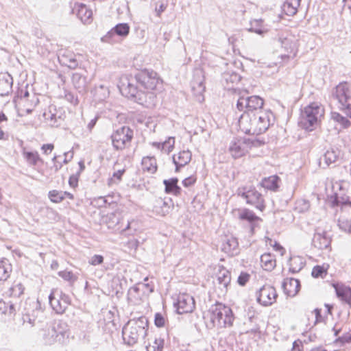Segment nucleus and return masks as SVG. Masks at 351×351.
Listing matches in <instances>:
<instances>
[{
	"label": "nucleus",
	"instance_id": "nucleus-1",
	"mask_svg": "<svg viewBox=\"0 0 351 351\" xmlns=\"http://www.w3.org/2000/svg\"><path fill=\"white\" fill-rule=\"evenodd\" d=\"M274 121L272 112L263 110L250 116L248 114H242L239 120V125L244 133L258 135L265 132L273 124Z\"/></svg>",
	"mask_w": 351,
	"mask_h": 351
},
{
	"label": "nucleus",
	"instance_id": "nucleus-2",
	"mask_svg": "<svg viewBox=\"0 0 351 351\" xmlns=\"http://www.w3.org/2000/svg\"><path fill=\"white\" fill-rule=\"evenodd\" d=\"M204 319L208 329L223 328L233 325L234 317L229 306L217 302L210 307Z\"/></svg>",
	"mask_w": 351,
	"mask_h": 351
},
{
	"label": "nucleus",
	"instance_id": "nucleus-3",
	"mask_svg": "<svg viewBox=\"0 0 351 351\" xmlns=\"http://www.w3.org/2000/svg\"><path fill=\"white\" fill-rule=\"evenodd\" d=\"M148 324V319L145 316L129 320L122 330L124 342L129 346H133L144 339L147 334Z\"/></svg>",
	"mask_w": 351,
	"mask_h": 351
},
{
	"label": "nucleus",
	"instance_id": "nucleus-4",
	"mask_svg": "<svg viewBox=\"0 0 351 351\" xmlns=\"http://www.w3.org/2000/svg\"><path fill=\"white\" fill-rule=\"evenodd\" d=\"M137 83L136 74L134 77L123 75L120 77L118 88L123 96L130 98L140 104H143L146 101L147 95L145 92L138 89Z\"/></svg>",
	"mask_w": 351,
	"mask_h": 351
},
{
	"label": "nucleus",
	"instance_id": "nucleus-5",
	"mask_svg": "<svg viewBox=\"0 0 351 351\" xmlns=\"http://www.w3.org/2000/svg\"><path fill=\"white\" fill-rule=\"evenodd\" d=\"M324 114V109L320 104L311 103L302 110L300 124L305 130L312 131L319 125Z\"/></svg>",
	"mask_w": 351,
	"mask_h": 351
},
{
	"label": "nucleus",
	"instance_id": "nucleus-6",
	"mask_svg": "<svg viewBox=\"0 0 351 351\" xmlns=\"http://www.w3.org/2000/svg\"><path fill=\"white\" fill-rule=\"evenodd\" d=\"M331 98L337 101L338 108L348 115V110L351 108V104H349L351 99L350 85L347 82L339 83L332 90Z\"/></svg>",
	"mask_w": 351,
	"mask_h": 351
},
{
	"label": "nucleus",
	"instance_id": "nucleus-7",
	"mask_svg": "<svg viewBox=\"0 0 351 351\" xmlns=\"http://www.w3.org/2000/svg\"><path fill=\"white\" fill-rule=\"evenodd\" d=\"M263 99L259 96H241L237 100V108L239 111H243V114H248L250 116L263 111Z\"/></svg>",
	"mask_w": 351,
	"mask_h": 351
},
{
	"label": "nucleus",
	"instance_id": "nucleus-8",
	"mask_svg": "<svg viewBox=\"0 0 351 351\" xmlns=\"http://www.w3.org/2000/svg\"><path fill=\"white\" fill-rule=\"evenodd\" d=\"M136 80L138 84L147 90V97L154 98V94L151 90H154L159 83L158 74L154 71L143 70L136 73Z\"/></svg>",
	"mask_w": 351,
	"mask_h": 351
},
{
	"label": "nucleus",
	"instance_id": "nucleus-9",
	"mask_svg": "<svg viewBox=\"0 0 351 351\" xmlns=\"http://www.w3.org/2000/svg\"><path fill=\"white\" fill-rule=\"evenodd\" d=\"M262 144L258 139H234L229 146V152L234 158H238L244 156L251 147H258Z\"/></svg>",
	"mask_w": 351,
	"mask_h": 351
},
{
	"label": "nucleus",
	"instance_id": "nucleus-10",
	"mask_svg": "<svg viewBox=\"0 0 351 351\" xmlns=\"http://www.w3.org/2000/svg\"><path fill=\"white\" fill-rule=\"evenodd\" d=\"M134 132L128 126L116 130L111 135L112 143L116 150H123L130 145Z\"/></svg>",
	"mask_w": 351,
	"mask_h": 351
},
{
	"label": "nucleus",
	"instance_id": "nucleus-11",
	"mask_svg": "<svg viewBox=\"0 0 351 351\" xmlns=\"http://www.w3.org/2000/svg\"><path fill=\"white\" fill-rule=\"evenodd\" d=\"M238 195L246 200V203L254 206L261 211L265 208V201L261 193L254 187L239 188L237 191Z\"/></svg>",
	"mask_w": 351,
	"mask_h": 351
},
{
	"label": "nucleus",
	"instance_id": "nucleus-12",
	"mask_svg": "<svg viewBox=\"0 0 351 351\" xmlns=\"http://www.w3.org/2000/svg\"><path fill=\"white\" fill-rule=\"evenodd\" d=\"M256 295L257 302L265 306H270L276 302L278 296L275 288L269 285L263 286Z\"/></svg>",
	"mask_w": 351,
	"mask_h": 351
},
{
	"label": "nucleus",
	"instance_id": "nucleus-13",
	"mask_svg": "<svg viewBox=\"0 0 351 351\" xmlns=\"http://www.w3.org/2000/svg\"><path fill=\"white\" fill-rule=\"evenodd\" d=\"M176 306L179 314L191 313L195 308L194 298L186 293L180 294L178 296Z\"/></svg>",
	"mask_w": 351,
	"mask_h": 351
},
{
	"label": "nucleus",
	"instance_id": "nucleus-14",
	"mask_svg": "<svg viewBox=\"0 0 351 351\" xmlns=\"http://www.w3.org/2000/svg\"><path fill=\"white\" fill-rule=\"evenodd\" d=\"M230 281V272L224 267L220 268L217 274V282L221 290V294L225 295L227 293Z\"/></svg>",
	"mask_w": 351,
	"mask_h": 351
},
{
	"label": "nucleus",
	"instance_id": "nucleus-15",
	"mask_svg": "<svg viewBox=\"0 0 351 351\" xmlns=\"http://www.w3.org/2000/svg\"><path fill=\"white\" fill-rule=\"evenodd\" d=\"M203 72L201 70H196L193 75V78L191 82L192 91L195 95H202L205 90L204 84Z\"/></svg>",
	"mask_w": 351,
	"mask_h": 351
},
{
	"label": "nucleus",
	"instance_id": "nucleus-16",
	"mask_svg": "<svg viewBox=\"0 0 351 351\" xmlns=\"http://www.w3.org/2000/svg\"><path fill=\"white\" fill-rule=\"evenodd\" d=\"M282 288L287 295L294 297L300 290V283L297 279L287 278L282 282Z\"/></svg>",
	"mask_w": 351,
	"mask_h": 351
},
{
	"label": "nucleus",
	"instance_id": "nucleus-17",
	"mask_svg": "<svg viewBox=\"0 0 351 351\" xmlns=\"http://www.w3.org/2000/svg\"><path fill=\"white\" fill-rule=\"evenodd\" d=\"M221 250L228 256H233L239 254V243L233 237H226L221 245Z\"/></svg>",
	"mask_w": 351,
	"mask_h": 351
},
{
	"label": "nucleus",
	"instance_id": "nucleus-18",
	"mask_svg": "<svg viewBox=\"0 0 351 351\" xmlns=\"http://www.w3.org/2000/svg\"><path fill=\"white\" fill-rule=\"evenodd\" d=\"M330 239L328 237L325 231L322 232H315L314 234L312 244L314 247L318 250L327 249L330 245Z\"/></svg>",
	"mask_w": 351,
	"mask_h": 351
},
{
	"label": "nucleus",
	"instance_id": "nucleus-19",
	"mask_svg": "<svg viewBox=\"0 0 351 351\" xmlns=\"http://www.w3.org/2000/svg\"><path fill=\"white\" fill-rule=\"evenodd\" d=\"M238 218L241 221L248 222L251 231L254 230L256 222L261 220V219L256 216L252 210L247 208L239 210Z\"/></svg>",
	"mask_w": 351,
	"mask_h": 351
},
{
	"label": "nucleus",
	"instance_id": "nucleus-20",
	"mask_svg": "<svg viewBox=\"0 0 351 351\" xmlns=\"http://www.w3.org/2000/svg\"><path fill=\"white\" fill-rule=\"evenodd\" d=\"M241 75L237 72L228 70L222 74V82L227 89H233L234 85L241 80Z\"/></svg>",
	"mask_w": 351,
	"mask_h": 351
},
{
	"label": "nucleus",
	"instance_id": "nucleus-21",
	"mask_svg": "<svg viewBox=\"0 0 351 351\" xmlns=\"http://www.w3.org/2000/svg\"><path fill=\"white\" fill-rule=\"evenodd\" d=\"M130 32V26L128 23H119L113 27L110 32L104 36L101 40L108 42L109 39L114 34L117 36L125 37Z\"/></svg>",
	"mask_w": 351,
	"mask_h": 351
},
{
	"label": "nucleus",
	"instance_id": "nucleus-22",
	"mask_svg": "<svg viewBox=\"0 0 351 351\" xmlns=\"http://www.w3.org/2000/svg\"><path fill=\"white\" fill-rule=\"evenodd\" d=\"M191 152L189 150H183L177 155L173 156V162L176 165V171H178L180 167L187 165L191 160Z\"/></svg>",
	"mask_w": 351,
	"mask_h": 351
},
{
	"label": "nucleus",
	"instance_id": "nucleus-23",
	"mask_svg": "<svg viewBox=\"0 0 351 351\" xmlns=\"http://www.w3.org/2000/svg\"><path fill=\"white\" fill-rule=\"evenodd\" d=\"M59 62L71 69H76L79 65V62L76 58V55L67 51L58 56Z\"/></svg>",
	"mask_w": 351,
	"mask_h": 351
},
{
	"label": "nucleus",
	"instance_id": "nucleus-24",
	"mask_svg": "<svg viewBox=\"0 0 351 351\" xmlns=\"http://www.w3.org/2000/svg\"><path fill=\"white\" fill-rule=\"evenodd\" d=\"M13 79L8 73L0 74V95H8L12 90Z\"/></svg>",
	"mask_w": 351,
	"mask_h": 351
},
{
	"label": "nucleus",
	"instance_id": "nucleus-25",
	"mask_svg": "<svg viewBox=\"0 0 351 351\" xmlns=\"http://www.w3.org/2000/svg\"><path fill=\"white\" fill-rule=\"evenodd\" d=\"M336 294L339 298L351 306V288L344 285H334Z\"/></svg>",
	"mask_w": 351,
	"mask_h": 351
},
{
	"label": "nucleus",
	"instance_id": "nucleus-26",
	"mask_svg": "<svg viewBox=\"0 0 351 351\" xmlns=\"http://www.w3.org/2000/svg\"><path fill=\"white\" fill-rule=\"evenodd\" d=\"M170 203L171 201L168 202L162 199H158L155 202L153 211L160 216H165L169 214L171 210V205Z\"/></svg>",
	"mask_w": 351,
	"mask_h": 351
},
{
	"label": "nucleus",
	"instance_id": "nucleus-27",
	"mask_svg": "<svg viewBox=\"0 0 351 351\" xmlns=\"http://www.w3.org/2000/svg\"><path fill=\"white\" fill-rule=\"evenodd\" d=\"M280 181V179L278 176H271L264 178L261 182V185L267 190L276 191L279 188Z\"/></svg>",
	"mask_w": 351,
	"mask_h": 351
},
{
	"label": "nucleus",
	"instance_id": "nucleus-28",
	"mask_svg": "<svg viewBox=\"0 0 351 351\" xmlns=\"http://www.w3.org/2000/svg\"><path fill=\"white\" fill-rule=\"evenodd\" d=\"M51 329H55L58 341L60 343H64V340L69 337V328L65 322H59L57 326L51 328Z\"/></svg>",
	"mask_w": 351,
	"mask_h": 351
},
{
	"label": "nucleus",
	"instance_id": "nucleus-29",
	"mask_svg": "<svg viewBox=\"0 0 351 351\" xmlns=\"http://www.w3.org/2000/svg\"><path fill=\"white\" fill-rule=\"evenodd\" d=\"M49 301L52 308L58 314L63 313L68 307L61 301V300L55 296V293L53 291H51L49 295Z\"/></svg>",
	"mask_w": 351,
	"mask_h": 351
},
{
	"label": "nucleus",
	"instance_id": "nucleus-30",
	"mask_svg": "<svg viewBox=\"0 0 351 351\" xmlns=\"http://www.w3.org/2000/svg\"><path fill=\"white\" fill-rule=\"evenodd\" d=\"M178 179L173 178L169 180H165L163 183L165 186V192L178 195L181 193V188L178 185Z\"/></svg>",
	"mask_w": 351,
	"mask_h": 351
},
{
	"label": "nucleus",
	"instance_id": "nucleus-31",
	"mask_svg": "<svg viewBox=\"0 0 351 351\" xmlns=\"http://www.w3.org/2000/svg\"><path fill=\"white\" fill-rule=\"evenodd\" d=\"M152 146L160 149L161 151L164 152L165 153L169 154L174 148L175 145V138L174 137H169L167 140L164 141L163 143H158V142H153L152 143Z\"/></svg>",
	"mask_w": 351,
	"mask_h": 351
},
{
	"label": "nucleus",
	"instance_id": "nucleus-32",
	"mask_svg": "<svg viewBox=\"0 0 351 351\" xmlns=\"http://www.w3.org/2000/svg\"><path fill=\"white\" fill-rule=\"evenodd\" d=\"M43 117L46 123L51 126V127H58L60 125L61 123V117L60 116H57V114L52 112V109L50 107L48 111H46L43 113Z\"/></svg>",
	"mask_w": 351,
	"mask_h": 351
},
{
	"label": "nucleus",
	"instance_id": "nucleus-33",
	"mask_svg": "<svg viewBox=\"0 0 351 351\" xmlns=\"http://www.w3.org/2000/svg\"><path fill=\"white\" fill-rule=\"evenodd\" d=\"M23 156L30 166H36L38 162H43L37 152H28L25 149L22 152Z\"/></svg>",
	"mask_w": 351,
	"mask_h": 351
},
{
	"label": "nucleus",
	"instance_id": "nucleus-34",
	"mask_svg": "<svg viewBox=\"0 0 351 351\" xmlns=\"http://www.w3.org/2000/svg\"><path fill=\"white\" fill-rule=\"evenodd\" d=\"M141 165L143 170L150 173H154L157 170L156 159L153 156L143 157Z\"/></svg>",
	"mask_w": 351,
	"mask_h": 351
},
{
	"label": "nucleus",
	"instance_id": "nucleus-35",
	"mask_svg": "<svg viewBox=\"0 0 351 351\" xmlns=\"http://www.w3.org/2000/svg\"><path fill=\"white\" fill-rule=\"evenodd\" d=\"M261 263L262 267L266 271H271L276 267L274 256L269 253L261 255Z\"/></svg>",
	"mask_w": 351,
	"mask_h": 351
},
{
	"label": "nucleus",
	"instance_id": "nucleus-36",
	"mask_svg": "<svg viewBox=\"0 0 351 351\" xmlns=\"http://www.w3.org/2000/svg\"><path fill=\"white\" fill-rule=\"evenodd\" d=\"M12 270V265L8 259L0 261V280H6L10 277Z\"/></svg>",
	"mask_w": 351,
	"mask_h": 351
},
{
	"label": "nucleus",
	"instance_id": "nucleus-37",
	"mask_svg": "<svg viewBox=\"0 0 351 351\" xmlns=\"http://www.w3.org/2000/svg\"><path fill=\"white\" fill-rule=\"evenodd\" d=\"M248 31L262 35L267 32V29L264 27L262 19H254L250 23Z\"/></svg>",
	"mask_w": 351,
	"mask_h": 351
},
{
	"label": "nucleus",
	"instance_id": "nucleus-38",
	"mask_svg": "<svg viewBox=\"0 0 351 351\" xmlns=\"http://www.w3.org/2000/svg\"><path fill=\"white\" fill-rule=\"evenodd\" d=\"M304 265L305 263L302 257H292L289 261V271L293 274L298 273L304 267Z\"/></svg>",
	"mask_w": 351,
	"mask_h": 351
},
{
	"label": "nucleus",
	"instance_id": "nucleus-39",
	"mask_svg": "<svg viewBox=\"0 0 351 351\" xmlns=\"http://www.w3.org/2000/svg\"><path fill=\"white\" fill-rule=\"evenodd\" d=\"M93 15L91 10L87 8L85 5L82 4L78 10L77 16L84 23H90Z\"/></svg>",
	"mask_w": 351,
	"mask_h": 351
},
{
	"label": "nucleus",
	"instance_id": "nucleus-40",
	"mask_svg": "<svg viewBox=\"0 0 351 351\" xmlns=\"http://www.w3.org/2000/svg\"><path fill=\"white\" fill-rule=\"evenodd\" d=\"M23 103L24 110L27 114H29L32 112L34 108L38 104L39 99L36 95L33 94L30 98L27 99Z\"/></svg>",
	"mask_w": 351,
	"mask_h": 351
},
{
	"label": "nucleus",
	"instance_id": "nucleus-41",
	"mask_svg": "<svg viewBox=\"0 0 351 351\" xmlns=\"http://www.w3.org/2000/svg\"><path fill=\"white\" fill-rule=\"evenodd\" d=\"M282 47L285 49L287 52V54L285 56L289 57L291 54L293 56H295L296 53V46L295 43L293 42L291 39L284 38L281 40Z\"/></svg>",
	"mask_w": 351,
	"mask_h": 351
},
{
	"label": "nucleus",
	"instance_id": "nucleus-42",
	"mask_svg": "<svg viewBox=\"0 0 351 351\" xmlns=\"http://www.w3.org/2000/svg\"><path fill=\"white\" fill-rule=\"evenodd\" d=\"M141 290L143 291H147L149 293H152L154 291V287L149 283H138L137 285L129 289L128 294L132 296L134 293H137Z\"/></svg>",
	"mask_w": 351,
	"mask_h": 351
},
{
	"label": "nucleus",
	"instance_id": "nucleus-43",
	"mask_svg": "<svg viewBox=\"0 0 351 351\" xmlns=\"http://www.w3.org/2000/svg\"><path fill=\"white\" fill-rule=\"evenodd\" d=\"M72 81L75 87L80 91L84 90L86 87V78L79 73H74Z\"/></svg>",
	"mask_w": 351,
	"mask_h": 351
},
{
	"label": "nucleus",
	"instance_id": "nucleus-44",
	"mask_svg": "<svg viewBox=\"0 0 351 351\" xmlns=\"http://www.w3.org/2000/svg\"><path fill=\"white\" fill-rule=\"evenodd\" d=\"M24 289V286L21 282H14L8 292L10 296L18 298L23 293Z\"/></svg>",
	"mask_w": 351,
	"mask_h": 351
},
{
	"label": "nucleus",
	"instance_id": "nucleus-45",
	"mask_svg": "<svg viewBox=\"0 0 351 351\" xmlns=\"http://www.w3.org/2000/svg\"><path fill=\"white\" fill-rule=\"evenodd\" d=\"M299 6L300 5L295 4V2L291 3L285 1L282 6V9L285 14L291 16L297 13Z\"/></svg>",
	"mask_w": 351,
	"mask_h": 351
},
{
	"label": "nucleus",
	"instance_id": "nucleus-46",
	"mask_svg": "<svg viewBox=\"0 0 351 351\" xmlns=\"http://www.w3.org/2000/svg\"><path fill=\"white\" fill-rule=\"evenodd\" d=\"M332 118L336 122L340 123L344 128H348L350 125V121L345 117L338 112H332Z\"/></svg>",
	"mask_w": 351,
	"mask_h": 351
},
{
	"label": "nucleus",
	"instance_id": "nucleus-47",
	"mask_svg": "<svg viewBox=\"0 0 351 351\" xmlns=\"http://www.w3.org/2000/svg\"><path fill=\"white\" fill-rule=\"evenodd\" d=\"M164 347V339L159 337L156 338L154 344L147 346V351H162Z\"/></svg>",
	"mask_w": 351,
	"mask_h": 351
},
{
	"label": "nucleus",
	"instance_id": "nucleus-48",
	"mask_svg": "<svg viewBox=\"0 0 351 351\" xmlns=\"http://www.w3.org/2000/svg\"><path fill=\"white\" fill-rule=\"evenodd\" d=\"M32 314L34 315V318H36L38 323L42 322L44 318V311L41 307L40 303L37 301L35 306V309L32 311Z\"/></svg>",
	"mask_w": 351,
	"mask_h": 351
},
{
	"label": "nucleus",
	"instance_id": "nucleus-49",
	"mask_svg": "<svg viewBox=\"0 0 351 351\" xmlns=\"http://www.w3.org/2000/svg\"><path fill=\"white\" fill-rule=\"evenodd\" d=\"M50 200L55 203H60L64 199L63 191L52 190L49 192Z\"/></svg>",
	"mask_w": 351,
	"mask_h": 351
},
{
	"label": "nucleus",
	"instance_id": "nucleus-50",
	"mask_svg": "<svg viewBox=\"0 0 351 351\" xmlns=\"http://www.w3.org/2000/svg\"><path fill=\"white\" fill-rule=\"evenodd\" d=\"M44 340L45 343L47 345H51L56 341H58V337H56L55 329H49L47 334L45 335Z\"/></svg>",
	"mask_w": 351,
	"mask_h": 351
},
{
	"label": "nucleus",
	"instance_id": "nucleus-51",
	"mask_svg": "<svg viewBox=\"0 0 351 351\" xmlns=\"http://www.w3.org/2000/svg\"><path fill=\"white\" fill-rule=\"evenodd\" d=\"M125 169L118 170L113 173L112 176L108 180V185L117 184L121 180Z\"/></svg>",
	"mask_w": 351,
	"mask_h": 351
},
{
	"label": "nucleus",
	"instance_id": "nucleus-52",
	"mask_svg": "<svg viewBox=\"0 0 351 351\" xmlns=\"http://www.w3.org/2000/svg\"><path fill=\"white\" fill-rule=\"evenodd\" d=\"M337 158V156L335 151L328 150L326 152L323 156V160L325 163L328 166L330 164L335 162Z\"/></svg>",
	"mask_w": 351,
	"mask_h": 351
},
{
	"label": "nucleus",
	"instance_id": "nucleus-53",
	"mask_svg": "<svg viewBox=\"0 0 351 351\" xmlns=\"http://www.w3.org/2000/svg\"><path fill=\"white\" fill-rule=\"evenodd\" d=\"M58 276L71 284L77 280V277L69 271H60L58 272Z\"/></svg>",
	"mask_w": 351,
	"mask_h": 351
},
{
	"label": "nucleus",
	"instance_id": "nucleus-54",
	"mask_svg": "<svg viewBox=\"0 0 351 351\" xmlns=\"http://www.w3.org/2000/svg\"><path fill=\"white\" fill-rule=\"evenodd\" d=\"M336 343H341L343 345L345 343H351V330L347 332H345L342 336L339 337L335 340Z\"/></svg>",
	"mask_w": 351,
	"mask_h": 351
},
{
	"label": "nucleus",
	"instance_id": "nucleus-55",
	"mask_svg": "<svg viewBox=\"0 0 351 351\" xmlns=\"http://www.w3.org/2000/svg\"><path fill=\"white\" fill-rule=\"evenodd\" d=\"M338 225L342 230L351 233V219H341L339 220Z\"/></svg>",
	"mask_w": 351,
	"mask_h": 351
},
{
	"label": "nucleus",
	"instance_id": "nucleus-56",
	"mask_svg": "<svg viewBox=\"0 0 351 351\" xmlns=\"http://www.w3.org/2000/svg\"><path fill=\"white\" fill-rule=\"evenodd\" d=\"M311 274L314 278H324L326 275V270L323 267L317 265L313 267Z\"/></svg>",
	"mask_w": 351,
	"mask_h": 351
},
{
	"label": "nucleus",
	"instance_id": "nucleus-57",
	"mask_svg": "<svg viewBox=\"0 0 351 351\" xmlns=\"http://www.w3.org/2000/svg\"><path fill=\"white\" fill-rule=\"evenodd\" d=\"M166 319L160 313H156L154 316V324L156 327L161 328L165 326Z\"/></svg>",
	"mask_w": 351,
	"mask_h": 351
},
{
	"label": "nucleus",
	"instance_id": "nucleus-58",
	"mask_svg": "<svg viewBox=\"0 0 351 351\" xmlns=\"http://www.w3.org/2000/svg\"><path fill=\"white\" fill-rule=\"evenodd\" d=\"M34 314L27 313L23 315V322L24 324L28 323L31 326H36L38 324L36 321V318H34Z\"/></svg>",
	"mask_w": 351,
	"mask_h": 351
},
{
	"label": "nucleus",
	"instance_id": "nucleus-59",
	"mask_svg": "<svg viewBox=\"0 0 351 351\" xmlns=\"http://www.w3.org/2000/svg\"><path fill=\"white\" fill-rule=\"evenodd\" d=\"M55 293V296L61 300V301L66 304L67 306L70 304V298L69 295L62 293V291H58L57 290L53 291Z\"/></svg>",
	"mask_w": 351,
	"mask_h": 351
},
{
	"label": "nucleus",
	"instance_id": "nucleus-60",
	"mask_svg": "<svg viewBox=\"0 0 351 351\" xmlns=\"http://www.w3.org/2000/svg\"><path fill=\"white\" fill-rule=\"evenodd\" d=\"M103 262V256L99 254H95L88 261L89 264L93 266L101 265Z\"/></svg>",
	"mask_w": 351,
	"mask_h": 351
},
{
	"label": "nucleus",
	"instance_id": "nucleus-61",
	"mask_svg": "<svg viewBox=\"0 0 351 351\" xmlns=\"http://www.w3.org/2000/svg\"><path fill=\"white\" fill-rule=\"evenodd\" d=\"M79 177V173H76L75 174H73L70 176L69 179V184L71 187L75 188L77 186Z\"/></svg>",
	"mask_w": 351,
	"mask_h": 351
},
{
	"label": "nucleus",
	"instance_id": "nucleus-62",
	"mask_svg": "<svg viewBox=\"0 0 351 351\" xmlns=\"http://www.w3.org/2000/svg\"><path fill=\"white\" fill-rule=\"evenodd\" d=\"M249 279L250 275L247 273L242 272L238 278V283L241 286H244Z\"/></svg>",
	"mask_w": 351,
	"mask_h": 351
},
{
	"label": "nucleus",
	"instance_id": "nucleus-63",
	"mask_svg": "<svg viewBox=\"0 0 351 351\" xmlns=\"http://www.w3.org/2000/svg\"><path fill=\"white\" fill-rule=\"evenodd\" d=\"M196 181V178L193 176H189L182 180V184L185 187H189L193 185Z\"/></svg>",
	"mask_w": 351,
	"mask_h": 351
},
{
	"label": "nucleus",
	"instance_id": "nucleus-64",
	"mask_svg": "<svg viewBox=\"0 0 351 351\" xmlns=\"http://www.w3.org/2000/svg\"><path fill=\"white\" fill-rule=\"evenodd\" d=\"M54 148V146L53 144L49 143V144H44L41 147V149L43 150V153L45 154H50Z\"/></svg>",
	"mask_w": 351,
	"mask_h": 351
}]
</instances>
